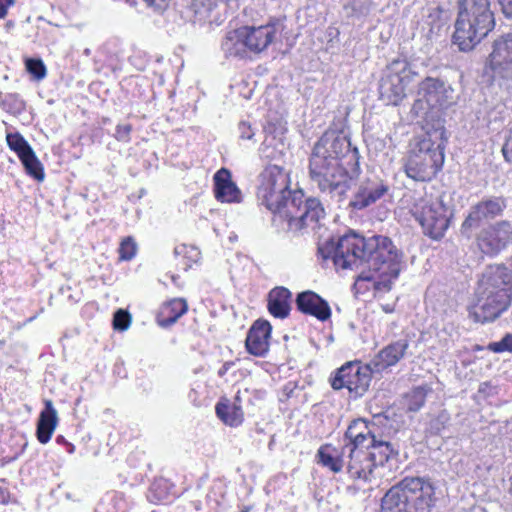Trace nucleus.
<instances>
[{
    "label": "nucleus",
    "instance_id": "obj_1",
    "mask_svg": "<svg viewBox=\"0 0 512 512\" xmlns=\"http://www.w3.org/2000/svg\"><path fill=\"white\" fill-rule=\"evenodd\" d=\"M359 172V154L349 139L335 132H326L315 144L309 163L311 181L320 192L341 203L350 188V181Z\"/></svg>",
    "mask_w": 512,
    "mask_h": 512
},
{
    "label": "nucleus",
    "instance_id": "obj_2",
    "mask_svg": "<svg viewBox=\"0 0 512 512\" xmlns=\"http://www.w3.org/2000/svg\"><path fill=\"white\" fill-rule=\"evenodd\" d=\"M289 185V175L283 168L267 166L259 175L257 199L260 205L287 219L292 230L315 229L325 215L322 204L316 198L304 200L303 192H292Z\"/></svg>",
    "mask_w": 512,
    "mask_h": 512
},
{
    "label": "nucleus",
    "instance_id": "obj_3",
    "mask_svg": "<svg viewBox=\"0 0 512 512\" xmlns=\"http://www.w3.org/2000/svg\"><path fill=\"white\" fill-rule=\"evenodd\" d=\"M381 244H384L381 236L374 235L366 239L355 232H350L337 241L329 240L320 244L318 253L324 260L331 259L337 269L354 270L366 262L368 270L363 271L357 281H366L375 291H381L384 286Z\"/></svg>",
    "mask_w": 512,
    "mask_h": 512
},
{
    "label": "nucleus",
    "instance_id": "obj_4",
    "mask_svg": "<svg viewBox=\"0 0 512 512\" xmlns=\"http://www.w3.org/2000/svg\"><path fill=\"white\" fill-rule=\"evenodd\" d=\"M446 142L445 128L440 121L431 128L427 126L406 161L407 176L416 181H429L434 178L443 166Z\"/></svg>",
    "mask_w": 512,
    "mask_h": 512
},
{
    "label": "nucleus",
    "instance_id": "obj_5",
    "mask_svg": "<svg viewBox=\"0 0 512 512\" xmlns=\"http://www.w3.org/2000/svg\"><path fill=\"white\" fill-rule=\"evenodd\" d=\"M481 296L475 320H495L508 309L512 301V272L504 264L489 265L478 280Z\"/></svg>",
    "mask_w": 512,
    "mask_h": 512
},
{
    "label": "nucleus",
    "instance_id": "obj_6",
    "mask_svg": "<svg viewBox=\"0 0 512 512\" xmlns=\"http://www.w3.org/2000/svg\"><path fill=\"white\" fill-rule=\"evenodd\" d=\"M495 27L491 0H459L453 43L461 51L472 50Z\"/></svg>",
    "mask_w": 512,
    "mask_h": 512
},
{
    "label": "nucleus",
    "instance_id": "obj_7",
    "mask_svg": "<svg viewBox=\"0 0 512 512\" xmlns=\"http://www.w3.org/2000/svg\"><path fill=\"white\" fill-rule=\"evenodd\" d=\"M384 371V349L362 364L350 361L338 368L330 377L334 390L347 389L349 396L356 399L362 397L370 386L372 378L381 377Z\"/></svg>",
    "mask_w": 512,
    "mask_h": 512
},
{
    "label": "nucleus",
    "instance_id": "obj_8",
    "mask_svg": "<svg viewBox=\"0 0 512 512\" xmlns=\"http://www.w3.org/2000/svg\"><path fill=\"white\" fill-rule=\"evenodd\" d=\"M318 464L328 468L334 473L340 472L344 466L352 478L371 481L376 478L378 466L384 465V455L380 451L378 455L371 453L365 456V465L362 460L353 458L345 452V447L337 449L329 444L322 445L316 454Z\"/></svg>",
    "mask_w": 512,
    "mask_h": 512
},
{
    "label": "nucleus",
    "instance_id": "obj_9",
    "mask_svg": "<svg viewBox=\"0 0 512 512\" xmlns=\"http://www.w3.org/2000/svg\"><path fill=\"white\" fill-rule=\"evenodd\" d=\"M411 213L424 234L431 239H441L449 227L448 208L439 198L420 199L414 204Z\"/></svg>",
    "mask_w": 512,
    "mask_h": 512
},
{
    "label": "nucleus",
    "instance_id": "obj_10",
    "mask_svg": "<svg viewBox=\"0 0 512 512\" xmlns=\"http://www.w3.org/2000/svg\"><path fill=\"white\" fill-rule=\"evenodd\" d=\"M343 445L350 460L357 458L365 465V456L372 452H365L364 448H381L384 445L382 435H377L372 427L363 419L353 420L344 435Z\"/></svg>",
    "mask_w": 512,
    "mask_h": 512
},
{
    "label": "nucleus",
    "instance_id": "obj_11",
    "mask_svg": "<svg viewBox=\"0 0 512 512\" xmlns=\"http://www.w3.org/2000/svg\"><path fill=\"white\" fill-rule=\"evenodd\" d=\"M507 200L503 196H486L470 207L469 213L461 225V234L471 237V231L483 222H490L503 215Z\"/></svg>",
    "mask_w": 512,
    "mask_h": 512
},
{
    "label": "nucleus",
    "instance_id": "obj_12",
    "mask_svg": "<svg viewBox=\"0 0 512 512\" xmlns=\"http://www.w3.org/2000/svg\"><path fill=\"white\" fill-rule=\"evenodd\" d=\"M476 242L484 254L498 255L512 243V221L501 220L481 229L476 236Z\"/></svg>",
    "mask_w": 512,
    "mask_h": 512
},
{
    "label": "nucleus",
    "instance_id": "obj_13",
    "mask_svg": "<svg viewBox=\"0 0 512 512\" xmlns=\"http://www.w3.org/2000/svg\"><path fill=\"white\" fill-rule=\"evenodd\" d=\"M490 66L495 77L512 86V33L500 36L494 41L490 54Z\"/></svg>",
    "mask_w": 512,
    "mask_h": 512
},
{
    "label": "nucleus",
    "instance_id": "obj_14",
    "mask_svg": "<svg viewBox=\"0 0 512 512\" xmlns=\"http://www.w3.org/2000/svg\"><path fill=\"white\" fill-rule=\"evenodd\" d=\"M424 489L421 478H405L386 491V512H407L406 504L410 497Z\"/></svg>",
    "mask_w": 512,
    "mask_h": 512
},
{
    "label": "nucleus",
    "instance_id": "obj_15",
    "mask_svg": "<svg viewBox=\"0 0 512 512\" xmlns=\"http://www.w3.org/2000/svg\"><path fill=\"white\" fill-rule=\"evenodd\" d=\"M411 81V72L404 59H396L386 67V82L390 84L391 94L387 104L397 105L405 96L406 86Z\"/></svg>",
    "mask_w": 512,
    "mask_h": 512
},
{
    "label": "nucleus",
    "instance_id": "obj_16",
    "mask_svg": "<svg viewBox=\"0 0 512 512\" xmlns=\"http://www.w3.org/2000/svg\"><path fill=\"white\" fill-rule=\"evenodd\" d=\"M248 50L254 53L264 51L282 33L283 25L279 22L261 26H244Z\"/></svg>",
    "mask_w": 512,
    "mask_h": 512
},
{
    "label": "nucleus",
    "instance_id": "obj_17",
    "mask_svg": "<svg viewBox=\"0 0 512 512\" xmlns=\"http://www.w3.org/2000/svg\"><path fill=\"white\" fill-rule=\"evenodd\" d=\"M451 93L452 90L448 89L443 81L426 78L422 81L419 89V95L422 98L418 99L414 106L422 107L423 102H425L430 108H443L450 103Z\"/></svg>",
    "mask_w": 512,
    "mask_h": 512
},
{
    "label": "nucleus",
    "instance_id": "obj_18",
    "mask_svg": "<svg viewBox=\"0 0 512 512\" xmlns=\"http://www.w3.org/2000/svg\"><path fill=\"white\" fill-rule=\"evenodd\" d=\"M295 302L297 309L305 315L315 317L317 320H329L331 317L328 302L313 291L299 293Z\"/></svg>",
    "mask_w": 512,
    "mask_h": 512
},
{
    "label": "nucleus",
    "instance_id": "obj_19",
    "mask_svg": "<svg viewBox=\"0 0 512 512\" xmlns=\"http://www.w3.org/2000/svg\"><path fill=\"white\" fill-rule=\"evenodd\" d=\"M383 194L384 182L376 177H368L359 184L349 205L354 209L361 210L375 203Z\"/></svg>",
    "mask_w": 512,
    "mask_h": 512
},
{
    "label": "nucleus",
    "instance_id": "obj_20",
    "mask_svg": "<svg viewBox=\"0 0 512 512\" xmlns=\"http://www.w3.org/2000/svg\"><path fill=\"white\" fill-rule=\"evenodd\" d=\"M271 332L270 322H254L245 340L248 353L258 357L264 356L269 350Z\"/></svg>",
    "mask_w": 512,
    "mask_h": 512
},
{
    "label": "nucleus",
    "instance_id": "obj_21",
    "mask_svg": "<svg viewBox=\"0 0 512 512\" xmlns=\"http://www.w3.org/2000/svg\"><path fill=\"white\" fill-rule=\"evenodd\" d=\"M215 198L223 203H240L242 193L232 181L231 172L226 168L218 170L213 177Z\"/></svg>",
    "mask_w": 512,
    "mask_h": 512
},
{
    "label": "nucleus",
    "instance_id": "obj_22",
    "mask_svg": "<svg viewBox=\"0 0 512 512\" xmlns=\"http://www.w3.org/2000/svg\"><path fill=\"white\" fill-rule=\"evenodd\" d=\"M44 403L45 408L40 412L36 428V436L41 444L50 441L58 423L57 411L52 401L45 400Z\"/></svg>",
    "mask_w": 512,
    "mask_h": 512
},
{
    "label": "nucleus",
    "instance_id": "obj_23",
    "mask_svg": "<svg viewBox=\"0 0 512 512\" xmlns=\"http://www.w3.org/2000/svg\"><path fill=\"white\" fill-rule=\"evenodd\" d=\"M292 293L285 287H275L268 294V310L275 318H286L291 310Z\"/></svg>",
    "mask_w": 512,
    "mask_h": 512
},
{
    "label": "nucleus",
    "instance_id": "obj_24",
    "mask_svg": "<svg viewBox=\"0 0 512 512\" xmlns=\"http://www.w3.org/2000/svg\"><path fill=\"white\" fill-rule=\"evenodd\" d=\"M221 48L227 57H243L249 51L244 27L229 31L222 41Z\"/></svg>",
    "mask_w": 512,
    "mask_h": 512
},
{
    "label": "nucleus",
    "instance_id": "obj_25",
    "mask_svg": "<svg viewBox=\"0 0 512 512\" xmlns=\"http://www.w3.org/2000/svg\"><path fill=\"white\" fill-rule=\"evenodd\" d=\"M217 417L226 425L237 427L244 420V413L241 405L230 403L229 401H220L215 407Z\"/></svg>",
    "mask_w": 512,
    "mask_h": 512
},
{
    "label": "nucleus",
    "instance_id": "obj_26",
    "mask_svg": "<svg viewBox=\"0 0 512 512\" xmlns=\"http://www.w3.org/2000/svg\"><path fill=\"white\" fill-rule=\"evenodd\" d=\"M403 253L386 237V277L396 279L406 266Z\"/></svg>",
    "mask_w": 512,
    "mask_h": 512
},
{
    "label": "nucleus",
    "instance_id": "obj_27",
    "mask_svg": "<svg viewBox=\"0 0 512 512\" xmlns=\"http://www.w3.org/2000/svg\"><path fill=\"white\" fill-rule=\"evenodd\" d=\"M265 137L285 139L287 132V122L284 114L279 111H269L264 125Z\"/></svg>",
    "mask_w": 512,
    "mask_h": 512
},
{
    "label": "nucleus",
    "instance_id": "obj_28",
    "mask_svg": "<svg viewBox=\"0 0 512 512\" xmlns=\"http://www.w3.org/2000/svg\"><path fill=\"white\" fill-rule=\"evenodd\" d=\"M187 310V302L182 298H175L162 304L157 320H178Z\"/></svg>",
    "mask_w": 512,
    "mask_h": 512
},
{
    "label": "nucleus",
    "instance_id": "obj_29",
    "mask_svg": "<svg viewBox=\"0 0 512 512\" xmlns=\"http://www.w3.org/2000/svg\"><path fill=\"white\" fill-rule=\"evenodd\" d=\"M174 485L165 478L155 479L149 487L147 499L151 503H161L170 500Z\"/></svg>",
    "mask_w": 512,
    "mask_h": 512
},
{
    "label": "nucleus",
    "instance_id": "obj_30",
    "mask_svg": "<svg viewBox=\"0 0 512 512\" xmlns=\"http://www.w3.org/2000/svg\"><path fill=\"white\" fill-rule=\"evenodd\" d=\"M284 148V139H276L269 136L265 137L264 141L261 143L259 152L263 158L276 160L283 155Z\"/></svg>",
    "mask_w": 512,
    "mask_h": 512
},
{
    "label": "nucleus",
    "instance_id": "obj_31",
    "mask_svg": "<svg viewBox=\"0 0 512 512\" xmlns=\"http://www.w3.org/2000/svg\"><path fill=\"white\" fill-rule=\"evenodd\" d=\"M0 105L4 111L14 116L20 115L26 107L25 101L17 93H0Z\"/></svg>",
    "mask_w": 512,
    "mask_h": 512
},
{
    "label": "nucleus",
    "instance_id": "obj_32",
    "mask_svg": "<svg viewBox=\"0 0 512 512\" xmlns=\"http://www.w3.org/2000/svg\"><path fill=\"white\" fill-rule=\"evenodd\" d=\"M25 168L26 173L37 181H43L45 174L41 162L38 160L33 149L21 158H19Z\"/></svg>",
    "mask_w": 512,
    "mask_h": 512
},
{
    "label": "nucleus",
    "instance_id": "obj_33",
    "mask_svg": "<svg viewBox=\"0 0 512 512\" xmlns=\"http://www.w3.org/2000/svg\"><path fill=\"white\" fill-rule=\"evenodd\" d=\"M103 512H126V502L123 494L118 492L108 493L99 505Z\"/></svg>",
    "mask_w": 512,
    "mask_h": 512
},
{
    "label": "nucleus",
    "instance_id": "obj_34",
    "mask_svg": "<svg viewBox=\"0 0 512 512\" xmlns=\"http://www.w3.org/2000/svg\"><path fill=\"white\" fill-rule=\"evenodd\" d=\"M427 392V388L419 386L407 393L404 401L408 411H418L425 403Z\"/></svg>",
    "mask_w": 512,
    "mask_h": 512
},
{
    "label": "nucleus",
    "instance_id": "obj_35",
    "mask_svg": "<svg viewBox=\"0 0 512 512\" xmlns=\"http://www.w3.org/2000/svg\"><path fill=\"white\" fill-rule=\"evenodd\" d=\"M7 145L13 150L19 158L26 155L28 151L32 150V147L25 140V138L18 132L8 133L6 136Z\"/></svg>",
    "mask_w": 512,
    "mask_h": 512
},
{
    "label": "nucleus",
    "instance_id": "obj_36",
    "mask_svg": "<svg viewBox=\"0 0 512 512\" xmlns=\"http://www.w3.org/2000/svg\"><path fill=\"white\" fill-rule=\"evenodd\" d=\"M408 344L406 341H397L386 347V367L396 364L404 355Z\"/></svg>",
    "mask_w": 512,
    "mask_h": 512
},
{
    "label": "nucleus",
    "instance_id": "obj_37",
    "mask_svg": "<svg viewBox=\"0 0 512 512\" xmlns=\"http://www.w3.org/2000/svg\"><path fill=\"white\" fill-rule=\"evenodd\" d=\"M118 252L121 261H130L137 253V243L132 237L128 236L121 241Z\"/></svg>",
    "mask_w": 512,
    "mask_h": 512
},
{
    "label": "nucleus",
    "instance_id": "obj_38",
    "mask_svg": "<svg viewBox=\"0 0 512 512\" xmlns=\"http://www.w3.org/2000/svg\"><path fill=\"white\" fill-rule=\"evenodd\" d=\"M25 67L26 70L33 76V78L38 81L44 79L46 76V66L41 59L27 58L25 60Z\"/></svg>",
    "mask_w": 512,
    "mask_h": 512
},
{
    "label": "nucleus",
    "instance_id": "obj_39",
    "mask_svg": "<svg viewBox=\"0 0 512 512\" xmlns=\"http://www.w3.org/2000/svg\"><path fill=\"white\" fill-rule=\"evenodd\" d=\"M488 349L494 353H512V334L505 335L500 341L489 343Z\"/></svg>",
    "mask_w": 512,
    "mask_h": 512
},
{
    "label": "nucleus",
    "instance_id": "obj_40",
    "mask_svg": "<svg viewBox=\"0 0 512 512\" xmlns=\"http://www.w3.org/2000/svg\"><path fill=\"white\" fill-rule=\"evenodd\" d=\"M398 455V452L394 451V449L391 447V444L386 442V464L389 465V469H399Z\"/></svg>",
    "mask_w": 512,
    "mask_h": 512
},
{
    "label": "nucleus",
    "instance_id": "obj_41",
    "mask_svg": "<svg viewBox=\"0 0 512 512\" xmlns=\"http://www.w3.org/2000/svg\"><path fill=\"white\" fill-rule=\"evenodd\" d=\"M175 253L177 255H188L189 254V258L193 261V262H197L200 258V252L197 248L195 247H188L186 245H180L178 247L175 248Z\"/></svg>",
    "mask_w": 512,
    "mask_h": 512
},
{
    "label": "nucleus",
    "instance_id": "obj_42",
    "mask_svg": "<svg viewBox=\"0 0 512 512\" xmlns=\"http://www.w3.org/2000/svg\"><path fill=\"white\" fill-rule=\"evenodd\" d=\"M131 130H132V127L129 124L117 125L116 131H115V138L118 141L128 142L130 140Z\"/></svg>",
    "mask_w": 512,
    "mask_h": 512
},
{
    "label": "nucleus",
    "instance_id": "obj_43",
    "mask_svg": "<svg viewBox=\"0 0 512 512\" xmlns=\"http://www.w3.org/2000/svg\"><path fill=\"white\" fill-rule=\"evenodd\" d=\"M239 136L241 139L251 140L255 135L254 129L247 121H241L238 125Z\"/></svg>",
    "mask_w": 512,
    "mask_h": 512
},
{
    "label": "nucleus",
    "instance_id": "obj_44",
    "mask_svg": "<svg viewBox=\"0 0 512 512\" xmlns=\"http://www.w3.org/2000/svg\"><path fill=\"white\" fill-rule=\"evenodd\" d=\"M502 152L506 161L512 163V128L509 137L506 139V142L503 145Z\"/></svg>",
    "mask_w": 512,
    "mask_h": 512
},
{
    "label": "nucleus",
    "instance_id": "obj_45",
    "mask_svg": "<svg viewBox=\"0 0 512 512\" xmlns=\"http://www.w3.org/2000/svg\"><path fill=\"white\" fill-rule=\"evenodd\" d=\"M148 7H151L153 8L155 11H163L168 3H169V0H143Z\"/></svg>",
    "mask_w": 512,
    "mask_h": 512
},
{
    "label": "nucleus",
    "instance_id": "obj_46",
    "mask_svg": "<svg viewBox=\"0 0 512 512\" xmlns=\"http://www.w3.org/2000/svg\"><path fill=\"white\" fill-rule=\"evenodd\" d=\"M502 13L507 19H512V0H498Z\"/></svg>",
    "mask_w": 512,
    "mask_h": 512
},
{
    "label": "nucleus",
    "instance_id": "obj_47",
    "mask_svg": "<svg viewBox=\"0 0 512 512\" xmlns=\"http://www.w3.org/2000/svg\"><path fill=\"white\" fill-rule=\"evenodd\" d=\"M188 399L194 406H201L202 405V399L200 397V393L196 388H191L188 393Z\"/></svg>",
    "mask_w": 512,
    "mask_h": 512
},
{
    "label": "nucleus",
    "instance_id": "obj_48",
    "mask_svg": "<svg viewBox=\"0 0 512 512\" xmlns=\"http://www.w3.org/2000/svg\"><path fill=\"white\" fill-rule=\"evenodd\" d=\"M14 4V0H0V19L6 17L8 9Z\"/></svg>",
    "mask_w": 512,
    "mask_h": 512
},
{
    "label": "nucleus",
    "instance_id": "obj_49",
    "mask_svg": "<svg viewBox=\"0 0 512 512\" xmlns=\"http://www.w3.org/2000/svg\"><path fill=\"white\" fill-rule=\"evenodd\" d=\"M132 316L126 309H118L115 311L112 320H131Z\"/></svg>",
    "mask_w": 512,
    "mask_h": 512
},
{
    "label": "nucleus",
    "instance_id": "obj_50",
    "mask_svg": "<svg viewBox=\"0 0 512 512\" xmlns=\"http://www.w3.org/2000/svg\"><path fill=\"white\" fill-rule=\"evenodd\" d=\"M131 322H112L115 331L124 332L129 329Z\"/></svg>",
    "mask_w": 512,
    "mask_h": 512
},
{
    "label": "nucleus",
    "instance_id": "obj_51",
    "mask_svg": "<svg viewBox=\"0 0 512 512\" xmlns=\"http://www.w3.org/2000/svg\"><path fill=\"white\" fill-rule=\"evenodd\" d=\"M10 493L9 491L0 486V504H7L9 502Z\"/></svg>",
    "mask_w": 512,
    "mask_h": 512
},
{
    "label": "nucleus",
    "instance_id": "obj_52",
    "mask_svg": "<svg viewBox=\"0 0 512 512\" xmlns=\"http://www.w3.org/2000/svg\"><path fill=\"white\" fill-rule=\"evenodd\" d=\"M234 365L233 362L231 361H228V362H225L221 367L220 369L218 370V375L220 377H223L229 370L230 368Z\"/></svg>",
    "mask_w": 512,
    "mask_h": 512
},
{
    "label": "nucleus",
    "instance_id": "obj_53",
    "mask_svg": "<svg viewBox=\"0 0 512 512\" xmlns=\"http://www.w3.org/2000/svg\"><path fill=\"white\" fill-rule=\"evenodd\" d=\"M490 384L485 382V383H482L479 387V392L481 393H486L487 392V389L490 388Z\"/></svg>",
    "mask_w": 512,
    "mask_h": 512
},
{
    "label": "nucleus",
    "instance_id": "obj_54",
    "mask_svg": "<svg viewBox=\"0 0 512 512\" xmlns=\"http://www.w3.org/2000/svg\"><path fill=\"white\" fill-rule=\"evenodd\" d=\"M65 446H66V448H67V452H68L69 454L74 453V451H75V446H74L72 443L67 442V443L65 444Z\"/></svg>",
    "mask_w": 512,
    "mask_h": 512
},
{
    "label": "nucleus",
    "instance_id": "obj_55",
    "mask_svg": "<svg viewBox=\"0 0 512 512\" xmlns=\"http://www.w3.org/2000/svg\"><path fill=\"white\" fill-rule=\"evenodd\" d=\"M56 442L59 444H66L68 441H66V439L62 435H59L56 437Z\"/></svg>",
    "mask_w": 512,
    "mask_h": 512
},
{
    "label": "nucleus",
    "instance_id": "obj_56",
    "mask_svg": "<svg viewBox=\"0 0 512 512\" xmlns=\"http://www.w3.org/2000/svg\"><path fill=\"white\" fill-rule=\"evenodd\" d=\"M173 322H166V321H163V322H158V324L160 325V327L162 328H168Z\"/></svg>",
    "mask_w": 512,
    "mask_h": 512
},
{
    "label": "nucleus",
    "instance_id": "obj_57",
    "mask_svg": "<svg viewBox=\"0 0 512 512\" xmlns=\"http://www.w3.org/2000/svg\"><path fill=\"white\" fill-rule=\"evenodd\" d=\"M379 507H380V512H382L384 510V496L381 497L379 500Z\"/></svg>",
    "mask_w": 512,
    "mask_h": 512
},
{
    "label": "nucleus",
    "instance_id": "obj_58",
    "mask_svg": "<svg viewBox=\"0 0 512 512\" xmlns=\"http://www.w3.org/2000/svg\"><path fill=\"white\" fill-rule=\"evenodd\" d=\"M435 33H436V32L434 31V28H433V27H432V28H430V30H429V34H428V37H429V38H432L433 34H435Z\"/></svg>",
    "mask_w": 512,
    "mask_h": 512
},
{
    "label": "nucleus",
    "instance_id": "obj_59",
    "mask_svg": "<svg viewBox=\"0 0 512 512\" xmlns=\"http://www.w3.org/2000/svg\"><path fill=\"white\" fill-rule=\"evenodd\" d=\"M232 403H237V404L241 405L239 395L235 396V399H234V401Z\"/></svg>",
    "mask_w": 512,
    "mask_h": 512
},
{
    "label": "nucleus",
    "instance_id": "obj_60",
    "mask_svg": "<svg viewBox=\"0 0 512 512\" xmlns=\"http://www.w3.org/2000/svg\"><path fill=\"white\" fill-rule=\"evenodd\" d=\"M84 54H85L86 56H89V55L91 54V50H90L89 48H86V49L84 50Z\"/></svg>",
    "mask_w": 512,
    "mask_h": 512
},
{
    "label": "nucleus",
    "instance_id": "obj_61",
    "mask_svg": "<svg viewBox=\"0 0 512 512\" xmlns=\"http://www.w3.org/2000/svg\"><path fill=\"white\" fill-rule=\"evenodd\" d=\"M509 491L512 494V477L510 478V489H509Z\"/></svg>",
    "mask_w": 512,
    "mask_h": 512
},
{
    "label": "nucleus",
    "instance_id": "obj_62",
    "mask_svg": "<svg viewBox=\"0 0 512 512\" xmlns=\"http://www.w3.org/2000/svg\"><path fill=\"white\" fill-rule=\"evenodd\" d=\"M385 311L387 313V312H390L391 310L386 306Z\"/></svg>",
    "mask_w": 512,
    "mask_h": 512
},
{
    "label": "nucleus",
    "instance_id": "obj_63",
    "mask_svg": "<svg viewBox=\"0 0 512 512\" xmlns=\"http://www.w3.org/2000/svg\"><path fill=\"white\" fill-rule=\"evenodd\" d=\"M241 512H249V509H244Z\"/></svg>",
    "mask_w": 512,
    "mask_h": 512
},
{
    "label": "nucleus",
    "instance_id": "obj_64",
    "mask_svg": "<svg viewBox=\"0 0 512 512\" xmlns=\"http://www.w3.org/2000/svg\"><path fill=\"white\" fill-rule=\"evenodd\" d=\"M510 266L512 267V258L510 259Z\"/></svg>",
    "mask_w": 512,
    "mask_h": 512
}]
</instances>
